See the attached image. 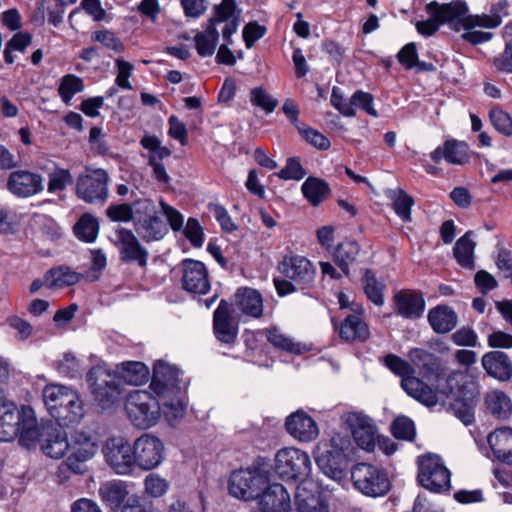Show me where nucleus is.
Masks as SVG:
<instances>
[{
	"label": "nucleus",
	"instance_id": "69168bd1",
	"mask_svg": "<svg viewBox=\"0 0 512 512\" xmlns=\"http://www.w3.org/2000/svg\"><path fill=\"white\" fill-rule=\"evenodd\" d=\"M145 492L151 497H161L168 488L169 483L157 474H149L144 480Z\"/></svg>",
	"mask_w": 512,
	"mask_h": 512
},
{
	"label": "nucleus",
	"instance_id": "6e6552de",
	"mask_svg": "<svg viewBox=\"0 0 512 512\" xmlns=\"http://www.w3.org/2000/svg\"><path fill=\"white\" fill-rule=\"evenodd\" d=\"M277 268L284 277L294 281L299 290H310L314 287L316 268L308 258L297 254L285 255Z\"/></svg>",
	"mask_w": 512,
	"mask_h": 512
},
{
	"label": "nucleus",
	"instance_id": "423d86ee",
	"mask_svg": "<svg viewBox=\"0 0 512 512\" xmlns=\"http://www.w3.org/2000/svg\"><path fill=\"white\" fill-rule=\"evenodd\" d=\"M417 466V479L422 487L434 493L450 489L451 474L440 456L432 453L420 455L417 458Z\"/></svg>",
	"mask_w": 512,
	"mask_h": 512
},
{
	"label": "nucleus",
	"instance_id": "de8ad7c7",
	"mask_svg": "<svg viewBox=\"0 0 512 512\" xmlns=\"http://www.w3.org/2000/svg\"><path fill=\"white\" fill-rule=\"evenodd\" d=\"M362 281L367 298L376 306H382L384 304V284L377 280L374 272L370 269L365 271Z\"/></svg>",
	"mask_w": 512,
	"mask_h": 512
},
{
	"label": "nucleus",
	"instance_id": "c03bdc74",
	"mask_svg": "<svg viewBox=\"0 0 512 512\" xmlns=\"http://www.w3.org/2000/svg\"><path fill=\"white\" fill-rule=\"evenodd\" d=\"M70 447L81 460H90L98 449L94 437L84 431L74 432Z\"/></svg>",
	"mask_w": 512,
	"mask_h": 512
},
{
	"label": "nucleus",
	"instance_id": "6ab92c4d",
	"mask_svg": "<svg viewBox=\"0 0 512 512\" xmlns=\"http://www.w3.org/2000/svg\"><path fill=\"white\" fill-rule=\"evenodd\" d=\"M408 358L414 368H418L421 375L427 380L438 381L446 377V368L440 357L422 349L412 348L408 352Z\"/></svg>",
	"mask_w": 512,
	"mask_h": 512
},
{
	"label": "nucleus",
	"instance_id": "c9c22d12",
	"mask_svg": "<svg viewBox=\"0 0 512 512\" xmlns=\"http://www.w3.org/2000/svg\"><path fill=\"white\" fill-rule=\"evenodd\" d=\"M82 275L70 267L61 265L49 269L45 273V286L51 289H59L77 284Z\"/></svg>",
	"mask_w": 512,
	"mask_h": 512
},
{
	"label": "nucleus",
	"instance_id": "5701e85b",
	"mask_svg": "<svg viewBox=\"0 0 512 512\" xmlns=\"http://www.w3.org/2000/svg\"><path fill=\"white\" fill-rule=\"evenodd\" d=\"M53 424L42 425V443L40 449L51 458H61L70 447L67 434L61 427Z\"/></svg>",
	"mask_w": 512,
	"mask_h": 512
},
{
	"label": "nucleus",
	"instance_id": "4468645a",
	"mask_svg": "<svg viewBox=\"0 0 512 512\" xmlns=\"http://www.w3.org/2000/svg\"><path fill=\"white\" fill-rule=\"evenodd\" d=\"M391 301L394 313L406 320L420 319L426 308L424 293L417 289H400Z\"/></svg>",
	"mask_w": 512,
	"mask_h": 512
},
{
	"label": "nucleus",
	"instance_id": "aec40b11",
	"mask_svg": "<svg viewBox=\"0 0 512 512\" xmlns=\"http://www.w3.org/2000/svg\"><path fill=\"white\" fill-rule=\"evenodd\" d=\"M7 188L18 197H30L43 190L42 177L27 170H17L9 175Z\"/></svg>",
	"mask_w": 512,
	"mask_h": 512
},
{
	"label": "nucleus",
	"instance_id": "20e7f679",
	"mask_svg": "<svg viewBox=\"0 0 512 512\" xmlns=\"http://www.w3.org/2000/svg\"><path fill=\"white\" fill-rule=\"evenodd\" d=\"M136 215L134 230L147 243L158 241L168 233V227L158 215L156 206L151 199H135Z\"/></svg>",
	"mask_w": 512,
	"mask_h": 512
},
{
	"label": "nucleus",
	"instance_id": "ddd939ff",
	"mask_svg": "<svg viewBox=\"0 0 512 512\" xmlns=\"http://www.w3.org/2000/svg\"><path fill=\"white\" fill-rule=\"evenodd\" d=\"M116 247L119 253V259L123 263H135L140 268H146L148 264L149 252L140 243L137 236L130 229L121 227L116 230Z\"/></svg>",
	"mask_w": 512,
	"mask_h": 512
},
{
	"label": "nucleus",
	"instance_id": "2f4dec72",
	"mask_svg": "<svg viewBox=\"0 0 512 512\" xmlns=\"http://www.w3.org/2000/svg\"><path fill=\"white\" fill-rule=\"evenodd\" d=\"M487 441L499 461L512 464V428L496 429L489 434Z\"/></svg>",
	"mask_w": 512,
	"mask_h": 512
},
{
	"label": "nucleus",
	"instance_id": "0eeeda50",
	"mask_svg": "<svg viewBox=\"0 0 512 512\" xmlns=\"http://www.w3.org/2000/svg\"><path fill=\"white\" fill-rule=\"evenodd\" d=\"M110 176L105 169L85 167L76 180V195L89 204L105 203L109 196Z\"/></svg>",
	"mask_w": 512,
	"mask_h": 512
},
{
	"label": "nucleus",
	"instance_id": "37998d69",
	"mask_svg": "<svg viewBox=\"0 0 512 512\" xmlns=\"http://www.w3.org/2000/svg\"><path fill=\"white\" fill-rule=\"evenodd\" d=\"M219 39V33L216 27L207 24L202 32H198L195 37V48L199 56L208 57L213 55Z\"/></svg>",
	"mask_w": 512,
	"mask_h": 512
},
{
	"label": "nucleus",
	"instance_id": "a878e982",
	"mask_svg": "<svg viewBox=\"0 0 512 512\" xmlns=\"http://www.w3.org/2000/svg\"><path fill=\"white\" fill-rule=\"evenodd\" d=\"M98 495L102 503L112 511L123 507L129 496L128 485L125 481L113 479L101 483Z\"/></svg>",
	"mask_w": 512,
	"mask_h": 512
},
{
	"label": "nucleus",
	"instance_id": "dca6fc26",
	"mask_svg": "<svg viewBox=\"0 0 512 512\" xmlns=\"http://www.w3.org/2000/svg\"><path fill=\"white\" fill-rule=\"evenodd\" d=\"M355 443L361 449L372 452L378 439L377 427L373 420L361 413H348L345 418Z\"/></svg>",
	"mask_w": 512,
	"mask_h": 512
},
{
	"label": "nucleus",
	"instance_id": "603ef678",
	"mask_svg": "<svg viewBox=\"0 0 512 512\" xmlns=\"http://www.w3.org/2000/svg\"><path fill=\"white\" fill-rule=\"evenodd\" d=\"M167 421L174 425L185 413V407L177 395L166 398H160V407Z\"/></svg>",
	"mask_w": 512,
	"mask_h": 512
},
{
	"label": "nucleus",
	"instance_id": "b1692460",
	"mask_svg": "<svg viewBox=\"0 0 512 512\" xmlns=\"http://www.w3.org/2000/svg\"><path fill=\"white\" fill-rule=\"evenodd\" d=\"M290 506V495L282 484H270L258 494V510L261 512H287Z\"/></svg>",
	"mask_w": 512,
	"mask_h": 512
},
{
	"label": "nucleus",
	"instance_id": "9b49d317",
	"mask_svg": "<svg viewBox=\"0 0 512 512\" xmlns=\"http://www.w3.org/2000/svg\"><path fill=\"white\" fill-rule=\"evenodd\" d=\"M135 468L144 471L158 467L164 459V444L156 436L145 433L138 437L133 445Z\"/></svg>",
	"mask_w": 512,
	"mask_h": 512
},
{
	"label": "nucleus",
	"instance_id": "1a4fd4ad",
	"mask_svg": "<svg viewBox=\"0 0 512 512\" xmlns=\"http://www.w3.org/2000/svg\"><path fill=\"white\" fill-rule=\"evenodd\" d=\"M86 380L91 387L92 394L98 404L108 408L118 401L121 390L115 376L101 367H93L89 370Z\"/></svg>",
	"mask_w": 512,
	"mask_h": 512
},
{
	"label": "nucleus",
	"instance_id": "39448f33",
	"mask_svg": "<svg viewBox=\"0 0 512 512\" xmlns=\"http://www.w3.org/2000/svg\"><path fill=\"white\" fill-rule=\"evenodd\" d=\"M350 473L353 486L363 495L384 496L391 488L387 472L373 464L357 463L352 466Z\"/></svg>",
	"mask_w": 512,
	"mask_h": 512
},
{
	"label": "nucleus",
	"instance_id": "8fccbe9b",
	"mask_svg": "<svg viewBox=\"0 0 512 512\" xmlns=\"http://www.w3.org/2000/svg\"><path fill=\"white\" fill-rule=\"evenodd\" d=\"M135 215V200L132 203L111 204L106 209V216L112 222H134Z\"/></svg>",
	"mask_w": 512,
	"mask_h": 512
},
{
	"label": "nucleus",
	"instance_id": "13d9d810",
	"mask_svg": "<svg viewBox=\"0 0 512 512\" xmlns=\"http://www.w3.org/2000/svg\"><path fill=\"white\" fill-rule=\"evenodd\" d=\"M298 132L303 139H305L309 144L316 147L317 149L328 150L331 146L330 140L325 135L316 129L308 127L306 124L301 126Z\"/></svg>",
	"mask_w": 512,
	"mask_h": 512
},
{
	"label": "nucleus",
	"instance_id": "f257e3e1",
	"mask_svg": "<svg viewBox=\"0 0 512 512\" xmlns=\"http://www.w3.org/2000/svg\"><path fill=\"white\" fill-rule=\"evenodd\" d=\"M42 397L49 414L59 425L78 423L84 416L83 401L75 390L67 386L46 385Z\"/></svg>",
	"mask_w": 512,
	"mask_h": 512
},
{
	"label": "nucleus",
	"instance_id": "bf43d9fd",
	"mask_svg": "<svg viewBox=\"0 0 512 512\" xmlns=\"http://www.w3.org/2000/svg\"><path fill=\"white\" fill-rule=\"evenodd\" d=\"M235 9V0H222V2L215 7L214 16L209 19L207 24H211L213 27H216L219 23L236 18Z\"/></svg>",
	"mask_w": 512,
	"mask_h": 512
},
{
	"label": "nucleus",
	"instance_id": "4be33fe9",
	"mask_svg": "<svg viewBox=\"0 0 512 512\" xmlns=\"http://www.w3.org/2000/svg\"><path fill=\"white\" fill-rule=\"evenodd\" d=\"M285 428L293 438L301 442H310L319 434L314 419L302 410H298L286 418Z\"/></svg>",
	"mask_w": 512,
	"mask_h": 512
},
{
	"label": "nucleus",
	"instance_id": "3c124183",
	"mask_svg": "<svg viewBox=\"0 0 512 512\" xmlns=\"http://www.w3.org/2000/svg\"><path fill=\"white\" fill-rule=\"evenodd\" d=\"M489 119L492 126L500 134L506 137L512 136V117L499 106L490 109Z\"/></svg>",
	"mask_w": 512,
	"mask_h": 512
},
{
	"label": "nucleus",
	"instance_id": "4c0bfd02",
	"mask_svg": "<svg viewBox=\"0 0 512 512\" xmlns=\"http://www.w3.org/2000/svg\"><path fill=\"white\" fill-rule=\"evenodd\" d=\"M267 341L275 348L287 353L302 355L309 351V348L300 342H294L291 338L281 334L276 327L263 329L261 331Z\"/></svg>",
	"mask_w": 512,
	"mask_h": 512
},
{
	"label": "nucleus",
	"instance_id": "bb28decb",
	"mask_svg": "<svg viewBox=\"0 0 512 512\" xmlns=\"http://www.w3.org/2000/svg\"><path fill=\"white\" fill-rule=\"evenodd\" d=\"M229 304L231 305V311H233L242 322L245 323L255 319L256 289L245 286L237 288Z\"/></svg>",
	"mask_w": 512,
	"mask_h": 512
},
{
	"label": "nucleus",
	"instance_id": "412c9836",
	"mask_svg": "<svg viewBox=\"0 0 512 512\" xmlns=\"http://www.w3.org/2000/svg\"><path fill=\"white\" fill-rule=\"evenodd\" d=\"M256 467L252 465L246 469H239L230 475L229 493L244 501L256 498Z\"/></svg>",
	"mask_w": 512,
	"mask_h": 512
},
{
	"label": "nucleus",
	"instance_id": "79ce46f5",
	"mask_svg": "<svg viewBox=\"0 0 512 512\" xmlns=\"http://www.w3.org/2000/svg\"><path fill=\"white\" fill-rule=\"evenodd\" d=\"M485 404L492 415L498 419H506L511 415V399L502 391H492L485 397Z\"/></svg>",
	"mask_w": 512,
	"mask_h": 512
},
{
	"label": "nucleus",
	"instance_id": "7c9ffc66",
	"mask_svg": "<svg viewBox=\"0 0 512 512\" xmlns=\"http://www.w3.org/2000/svg\"><path fill=\"white\" fill-rule=\"evenodd\" d=\"M429 10L431 13L439 17L440 22L442 24L452 23L456 20L463 26L462 20L469 15H466L468 12V5L464 0H454L450 3H439L437 1H431L428 3Z\"/></svg>",
	"mask_w": 512,
	"mask_h": 512
},
{
	"label": "nucleus",
	"instance_id": "7ed1b4c3",
	"mask_svg": "<svg viewBox=\"0 0 512 512\" xmlns=\"http://www.w3.org/2000/svg\"><path fill=\"white\" fill-rule=\"evenodd\" d=\"M125 410L131 423L139 429L154 426L161 416L160 401L144 390H136L128 395Z\"/></svg>",
	"mask_w": 512,
	"mask_h": 512
},
{
	"label": "nucleus",
	"instance_id": "680f3d73",
	"mask_svg": "<svg viewBox=\"0 0 512 512\" xmlns=\"http://www.w3.org/2000/svg\"><path fill=\"white\" fill-rule=\"evenodd\" d=\"M184 236L193 247L199 248L204 242V232L196 218L189 217L183 229Z\"/></svg>",
	"mask_w": 512,
	"mask_h": 512
},
{
	"label": "nucleus",
	"instance_id": "6e6d98bb",
	"mask_svg": "<svg viewBox=\"0 0 512 512\" xmlns=\"http://www.w3.org/2000/svg\"><path fill=\"white\" fill-rule=\"evenodd\" d=\"M392 435L400 440L413 441L416 435L414 422L406 417H397L391 425Z\"/></svg>",
	"mask_w": 512,
	"mask_h": 512
},
{
	"label": "nucleus",
	"instance_id": "72a5a7b5",
	"mask_svg": "<svg viewBox=\"0 0 512 512\" xmlns=\"http://www.w3.org/2000/svg\"><path fill=\"white\" fill-rule=\"evenodd\" d=\"M359 252V244L351 239H344L334 248L332 258L345 276L350 275V265L356 261Z\"/></svg>",
	"mask_w": 512,
	"mask_h": 512
},
{
	"label": "nucleus",
	"instance_id": "58836bf2",
	"mask_svg": "<svg viewBox=\"0 0 512 512\" xmlns=\"http://www.w3.org/2000/svg\"><path fill=\"white\" fill-rule=\"evenodd\" d=\"M471 231L466 232L460 237L453 248V255L457 263L465 269L472 270L475 267L474 249L475 242L471 239Z\"/></svg>",
	"mask_w": 512,
	"mask_h": 512
},
{
	"label": "nucleus",
	"instance_id": "774afa93",
	"mask_svg": "<svg viewBox=\"0 0 512 512\" xmlns=\"http://www.w3.org/2000/svg\"><path fill=\"white\" fill-rule=\"evenodd\" d=\"M59 374L69 378L80 375V363L71 353H66L56 365Z\"/></svg>",
	"mask_w": 512,
	"mask_h": 512
},
{
	"label": "nucleus",
	"instance_id": "473e14b6",
	"mask_svg": "<svg viewBox=\"0 0 512 512\" xmlns=\"http://www.w3.org/2000/svg\"><path fill=\"white\" fill-rule=\"evenodd\" d=\"M368 325L360 314H350L340 325L339 336L347 342H364L369 338Z\"/></svg>",
	"mask_w": 512,
	"mask_h": 512
},
{
	"label": "nucleus",
	"instance_id": "c85d7f7f",
	"mask_svg": "<svg viewBox=\"0 0 512 512\" xmlns=\"http://www.w3.org/2000/svg\"><path fill=\"white\" fill-rule=\"evenodd\" d=\"M482 366L488 375L500 381H508L512 377V362L502 351H491L483 355Z\"/></svg>",
	"mask_w": 512,
	"mask_h": 512
},
{
	"label": "nucleus",
	"instance_id": "393cba45",
	"mask_svg": "<svg viewBox=\"0 0 512 512\" xmlns=\"http://www.w3.org/2000/svg\"><path fill=\"white\" fill-rule=\"evenodd\" d=\"M20 425L16 404L0 394V441H12L18 436Z\"/></svg>",
	"mask_w": 512,
	"mask_h": 512
},
{
	"label": "nucleus",
	"instance_id": "864d4df0",
	"mask_svg": "<svg viewBox=\"0 0 512 512\" xmlns=\"http://www.w3.org/2000/svg\"><path fill=\"white\" fill-rule=\"evenodd\" d=\"M414 205V199L404 190L399 189L392 197V207L395 213L404 221L411 220V208Z\"/></svg>",
	"mask_w": 512,
	"mask_h": 512
},
{
	"label": "nucleus",
	"instance_id": "a19ab883",
	"mask_svg": "<svg viewBox=\"0 0 512 512\" xmlns=\"http://www.w3.org/2000/svg\"><path fill=\"white\" fill-rule=\"evenodd\" d=\"M120 378L129 385L139 386L149 379L148 367L138 361L123 363L119 369Z\"/></svg>",
	"mask_w": 512,
	"mask_h": 512
},
{
	"label": "nucleus",
	"instance_id": "338daca9",
	"mask_svg": "<svg viewBox=\"0 0 512 512\" xmlns=\"http://www.w3.org/2000/svg\"><path fill=\"white\" fill-rule=\"evenodd\" d=\"M454 414L465 425H469L474 421V404L472 401L455 399L451 404Z\"/></svg>",
	"mask_w": 512,
	"mask_h": 512
},
{
	"label": "nucleus",
	"instance_id": "f704fd0d",
	"mask_svg": "<svg viewBox=\"0 0 512 512\" xmlns=\"http://www.w3.org/2000/svg\"><path fill=\"white\" fill-rule=\"evenodd\" d=\"M315 460L317 465L326 473L333 477L342 473L345 468L347 457L339 452H333L328 448L317 445Z\"/></svg>",
	"mask_w": 512,
	"mask_h": 512
},
{
	"label": "nucleus",
	"instance_id": "c756f323",
	"mask_svg": "<svg viewBox=\"0 0 512 512\" xmlns=\"http://www.w3.org/2000/svg\"><path fill=\"white\" fill-rule=\"evenodd\" d=\"M427 320L434 332L447 334L457 326L458 316L453 308L440 304L428 311Z\"/></svg>",
	"mask_w": 512,
	"mask_h": 512
},
{
	"label": "nucleus",
	"instance_id": "ea45409f",
	"mask_svg": "<svg viewBox=\"0 0 512 512\" xmlns=\"http://www.w3.org/2000/svg\"><path fill=\"white\" fill-rule=\"evenodd\" d=\"M301 191L306 200L316 207L328 197L330 187L326 181L320 178L308 177L302 184Z\"/></svg>",
	"mask_w": 512,
	"mask_h": 512
},
{
	"label": "nucleus",
	"instance_id": "4d7b16f0",
	"mask_svg": "<svg viewBox=\"0 0 512 512\" xmlns=\"http://www.w3.org/2000/svg\"><path fill=\"white\" fill-rule=\"evenodd\" d=\"M398 62L407 70L418 66L420 69H426L424 62H418L417 47L414 42L404 45L397 54Z\"/></svg>",
	"mask_w": 512,
	"mask_h": 512
},
{
	"label": "nucleus",
	"instance_id": "e2e57ef3",
	"mask_svg": "<svg viewBox=\"0 0 512 512\" xmlns=\"http://www.w3.org/2000/svg\"><path fill=\"white\" fill-rule=\"evenodd\" d=\"M91 39L93 41L101 43L103 46H105L108 49H111L115 52H123L124 51V45L121 42L119 38L116 37V35L106 29L95 31Z\"/></svg>",
	"mask_w": 512,
	"mask_h": 512
},
{
	"label": "nucleus",
	"instance_id": "5fc2aeb1",
	"mask_svg": "<svg viewBox=\"0 0 512 512\" xmlns=\"http://www.w3.org/2000/svg\"><path fill=\"white\" fill-rule=\"evenodd\" d=\"M19 443L30 449L42 443V426H37L35 423H27L20 425Z\"/></svg>",
	"mask_w": 512,
	"mask_h": 512
},
{
	"label": "nucleus",
	"instance_id": "a18cd8bd",
	"mask_svg": "<svg viewBox=\"0 0 512 512\" xmlns=\"http://www.w3.org/2000/svg\"><path fill=\"white\" fill-rule=\"evenodd\" d=\"M75 236L86 243H92L99 232L98 220L91 214H83L73 227Z\"/></svg>",
	"mask_w": 512,
	"mask_h": 512
},
{
	"label": "nucleus",
	"instance_id": "49530a36",
	"mask_svg": "<svg viewBox=\"0 0 512 512\" xmlns=\"http://www.w3.org/2000/svg\"><path fill=\"white\" fill-rule=\"evenodd\" d=\"M381 362L387 367L393 374L401 377V387L406 379L415 378V368L412 363L402 359L401 357L389 353L385 355Z\"/></svg>",
	"mask_w": 512,
	"mask_h": 512
},
{
	"label": "nucleus",
	"instance_id": "f8f14e48",
	"mask_svg": "<svg viewBox=\"0 0 512 512\" xmlns=\"http://www.w3.org/2000/svg\"><path fill=\"white\" fill-rule=\"evenodd\" d=\"M242 322L231 311V305L226 299H221L213 312L212 328L215 338L225 345H233L238 336L239 323Z\"/></svg>",
	"mask_w": 512,
	"mask_h": 512
},
{
	"label": "nucleus",
	"instance_id": "0e129e2a",
	"mask_svg": "<svg viewBox=\"0 0 512 512\" xmlns=\"http://www.w3.org/2000/svg\"><path fill=\"white\" fill-rule=\"evenodd\" d=\"M72 183V176L69 170L58 168L49 175L48 191L55 193L62 191Z\"/></svg>",
	"mask_w": 512,
	"mask_h": 512
},
{
	"label": "nucleus",
	"instance_id": "09e8293b",
	"mask_svg": "<svg viewBox=\"0 0 512 512\" xmlns=\"http://www.w3.org/2000/svg\"><path fill=\"white\" fill-rule=\"evenodd\" d=\"M84 87L85 85L82 78L74 74H67L61 78L58 94L62 101L68 104L76 93L84 90Z\"/></svg>",
	"mask_w": 512,
	"mask_h": 512
},
{
	"label": "nucleus",
	"instance_id": "f3484780",
	"mask_svg": "<svg viewBox=\"0 0 512 512\" xmlns=\"http://www.w3.org/2000/svg\"><path fill=\"white\" fill-rule=\"evenodd\" d=\"M150 388L159 398L178 395L179 370L175 366L158 361L153 368Z\"/></svg>",
	"mask_w": 512,
	"mask_h": 512
},
{
	"label": "nucleus",
	"instance_id": "e433bc0d",
	"mask_svg": "<svg viewBox=\"0 0 512 512\" xmlns=\"http://www.w3.org/2000/svg\"><path fill=\"white\" fill-rule=\"evenodd\" d=\"M403 390L428 407H433L438 403L437 392L417 377L406 379L403 383Z\"/></svg>",
	"mask_w": 512,
	"mask_h": 512
},
{
	"label": "nucleus",
	"instance_id": "f03ea898",
	"mask_svg": "<svg viewBox=\"0 0 512 512\" xmlns=\"http://www.w3.org/2000/svg\"><path fill=\"white\" fill-rule=\"evenodd\" d=\"M273 469L285 481L299 482L305 487L312 471V462L307 452L296 447H285L277 451Z\"/></svg>",
	"mask_w": 512,
	"mask_h": 512
},
{
	"label": "nucleus",
	"instance_id": "a211bd4d",
	"mask_svg": "<svg viewBox=\"0 0 512 512\" xmlns=\"http://www.w3.org/2000/svg\"><path fill=\"white\" fill-rule=\"evenodd\" d=\"M429 157L435 164L445 161L452 166H463L470 162L471 151L465 141L451 138L430 152Z\"/></svg>",
	"mask_w": 512,
	"mask_h": 512
},
{
	"label": "nucleus",
	"instance_id": "cd10ccee",
	"mask_svg": "<svg viewBox=\"0 0 512 512\" xmlns=\"http://www.w3.org/2000/svg\"><path fill=\"white\" fill-rule=\"evenodd\" d=\"M509 4L507 0H498L493 3L489 14L469 15L462 20L464 29L475 27L496 28L502 22V17L508 15Z\"/></svg>",
	"mask_w": 512,
	"mask_h": 512
},
{
	"label": "nucleus",
	"instance_id": "9d476101",
	"mask_svg": "<svg viewBox=\"0 0 512 512\" xmlns=\"http://www.w3.org/2000/svg\"><path fill=\"white\" fill-rule=\"evenodd\" d=\"M108 466L119 475H129L135 469L133 447L124 437H110L102 449Z\"/></svg>",
	"mask_w": 512,
	"mask_h": 512
},
{
	"label": "nucleus",
	"instance_id": "052dcab7",
	"mask_svg": "<svg viewBox=\"0 0 512 512\" xmlns=\"http://www.w3.org/2000/svg\"><path fill=\"white\" fill-rule=\"evenodd\" d=\"M331 105L343 116L353 117L356 111L351 106V98L346 99L341 88L334 86L330 98Z\"/></svg>",
	"mask_w": 512,
	"mask_h": 512
},
{
	"label": "nucleus",
	"instance_id": "2eb2a0df",
	"mask_svg": "<svg viewBox=\"0 0 512 512\" xmlns=\"http://www.w3.org/2000/svg\"><path fill=\"white\" fill-rule=\"evenodd\" d=\"M182 288L193 294H206L210 290L208 269L201 261L186 258L180 263Z\"/></svg>",
	"mask_w": 512,
	"mask_h": 512
}]
</instances>
